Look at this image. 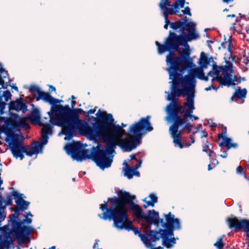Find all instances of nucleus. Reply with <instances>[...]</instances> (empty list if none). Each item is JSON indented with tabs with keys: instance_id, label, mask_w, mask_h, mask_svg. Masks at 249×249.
I'll return each mask as SVG.
<instances>
[{
	"instance_id": "20",
	"label": "nucleus",
	"mask_w": 249,
	"mask_h": 249,
	"mask_svg": "<svg viewBox=\"0 0 249 249\" xmlns=\"http://www.w3.org/2000/svg\"><path fill=\"white\" fill-rule=\"evenodd\" d=\"M13 195L16 196V202L22 210L27 209L29 203L23 200L20 196H19L17 192H14Z\"/></svg>"
},
{
	"instance_id": "27",
	"label": "nucleus",
	"mask_w": 249,
	"mask_h": 249,
	"mask_svg": "<svg viewBox=\"0 0 249 249\" xmlns=\"http://www.w3.org/2000/svg\"><path fill=\"white\" fill-rule=\"evenodd\" d=\"M0 85H3L4 83L3 79L6 78L8 76L7 71L3 69L0 64Z\"/></svg>"
},
{
	"instance_id": "55",
	"label": "nucleus",
	"mask_w": 249,
	"mask_h": 249,
	"mask_svg": "<svg viewBox=\"0 0 249 249\" xmlns=\"http://www.w3.org/2000/svg\"><path fill=\"white\" fill-rule=\"evenodd\" d=\"M52 91H55V88L53 86H51Z\"/></svg>"
},
{
	"instance_id": "35",
	"label": "nucleus",
	"mask_w": 249,
	"mask_h": 249,
	"mask_svg": "<svg viewBox=\"0 0 249 249\" xmlns=\"http://www.w3.org/2000/svg\"><path fill=\"white\" fill-rule=\"evenodd\" d=\"M246 169L243 168L241 166H238L236 168L237 173L240 175H244L245 174H246Z\"/></svg>"
},
{
	"instance_id": "26",
	"label": "nucleus",
	"mask_w": 249,
	"mask_h": 249,
	"mask_svg": "<svg viewBox=\"0 0 249 249\" xmlns=\"http://www.w3.org/2000/svg\"><path fill=\"white\" fill-rule=\"evenodd\" d=\"M184 23L183 22L181 21H177L175 22H172L170 23V27L173 29L174 30H177L179 29L181 31L182 33H183L184 30H186V28H185L184 27Z\"/></svg>"
},
{
	"instance_id": "56",
	"label": "nucleus",
	"mask_w": 249,
	"mask_h": 249,
	"mask_svg": "<svg viewBox=\"0 0 249 249\" xmlns=\"http://www.w3.org/2000/svg\"><path fill=\"white\" fill-rule=\"evenodd\" d=\"M227 17H235V15H228Z\"/></svg>"
},
{
	"instance_id": "33",
	"label": "nucleus",
	"mask_w": 249,
	"mask_h": 249,
	"mask_svg": "<svg viewBox=\"0 0 249 249\" xmlns=\"http://www.w3.org/2000/svg\"><path fill=\"white\" fill-rule=\"evenodd\" d=\"M218 164V161L214 159L213 160V161L211 160V163L208 165V170H211L213 169L216 164Z\"/></svg>"
},
{
	"instance_id": "18",
	"label": "nucleus",
	"mask_w": 249,
	"mask_h": 249,
	"mask_svg": "<svg viewBox=\"0 0 249 249\" xmlns=\"http://www.w3.org/2000/svg\"><path fill=\"white\" fill-rule=\"evenodd\" d=\"M247 94V90L246 89H241V87H238L231 96V100L234 101H237L238 99L243 101L246 98Z\"/></svg>"
},
{
	"instance_id": "22",
	"label": "nucleus",
	"mask_w": 249,
	"mask_h": 249,
	"mask_svg": "<svg viewBox=\"0 0 249 249\" xmlns=\"http://www.w3.org/2000/svg\"><path fill=\"white\" fill-rule=\"evenodd\" d=\"M220 146H225L226 148L229 150L231 148H236L237 144L232 142V140L229 138H223L222 142L220 144Z\"/></svg>"
},
{
	"instance_id": "1",
	"label": "nucleus",
	"mask_w": 249,
	"mask_h": 249,
	"mask_svg": "<svg viewBox=\"0 0 249 249\" xmlns=\"http://www.w3.org/2000/svg\"><path fill=\"white\" fill-rule=\"evenodd\" d=\"M150 119V116H147L131 125L129 132L132 135H129L125 139H122L125 130L119 125L113 126L111 134L106 137L107 147L105 149L98 148L91 152L89 149H84L83 144L80 142H77L68 145L66 150L71 154L72 158L77 161L91 159L100 168H108L113 160L111 153L117 145L124 151H131L141 144L142 132H150L153 129Z\"/></svg>"
},
{
	"instance_id": "2",
	"label": "nucleus",
	"mask_w": 249,
	"mask_h": 249,
	"mask_svg": "<svg viewBox=\"0 0 249 249\" xmlns=\"http://www.w3.org/2000/svg\"><path fill=\"white\" fill-rule=\"evenodd\" d=\"M118 197L108 198V201L110 203L109 206H107V201L100 205V209L104 213L98 216L104 220L112 219L117 228L130 231L132 229V221L128 219L127 205L130 206L133 216L137 220L144 219V213L141 207L134 203L135 196L122 191L118 192Z\"/></svg>"
},
{
	"instance_id": "40",
	"label": "nucleus",
	"mask_w": 249,
	"mask_h": 249,
	"mask_svg": "<svg viewBox=\"0 0 249 249\" xmlns=\"http://www.w3.org/2000/svg\"><path fill=\"white\" fill-rule=\"evenodd\" d=\"M180 138H181V136L180 137ZM190 138L192 140V142L191 143L187 142H186V141H185L184 139L182 140L181 138H180L181 141L182 142H183L184 143V144H185V143H189V144H190V145L189 146H190L191 145V143H194L195 142L194 136L193 135H190Z\"/></svg>"
},
{
	"instance_id": "38",
	"label": "nucleus",
	"mask_w": 249,
	"mask_h": 249,
	"mask_svg": "<svg viewBox=\"0 0 249 249\" xmlns=\"http://www.w3.org/2000/svg\"><path fill=\"white\" fill-rule=\"evenodd\" d=\"M143 201L146 203V204L143 206L144 208H147L148 206L153 207L154 206L153 202L151 201H146L145 199H144Z\"/></svg>"
},
{
	"instance_id": "30",
	"label": "nucleus",
	"mask_w": 249,
	"mask_h": 249,
	"mask_svg": "<svg viewBox=\"0 0 249 249\" xmlns=\"http://www.w3.org/2000/svg\"><path fill=\"white\" fill-rule=\"evenodd\" d=\"M218 249H222L224 247V243L222 238H220L214 244Z\"/></svg>"
},
{
	"instance_id": "15",
	"label": "nucleus",
	"mask_w": 249,
	"mask_h": 249,
	"mask_svg": "<svg viewBox=\"0 0 249 249\" xmlns=\"http://www.w3.org/2000/svg\"><path fill=\"white\" fill-rule=\"evenodd\" d=\"M234 30L239 34L240 38L244 39L246 37L245 31L247 34L249 33V26L245 21L239 20L237 23L233 24Z\"/></svg>"
},
{
	"instance_id": "24",
	"label": "nucleus",
	"mask_w": 249,
	"mask_h": 249,
	"mask_svg": "<svg viewBox=\"0 0 249 249\" xmlns=\"http://www.w3.org/2000/svg\"><path fill=\"white\" fill-rule=\"evenodd\" d=\"M185 0H177L175 1L173 4H170L171 7L170 9H174L175 11V13H177L179 12L180 8H183L185 4Z\"/></svg>"
},
{
	"instance_id": "31",
	"label": "nucleus",
	"mask_w": 249,
	"mask_h": 249,
	"mask_svg": "<svg viewBox=\"0 0 249 249\" xmlns=\"http://www.w3.org/2000/svg\"><path fill=\"white\" fill-rule=\"evenodd\" d=\"M227 133V128L226 127H222V132L218 134L217 136L219 139H222L223 138H227L225 135Z\"/></svg>"
},
{
	"instance_id": "13",
	"label": "nucleus",
	"mask_w": 249,
	"mask_h": 249,
	"mask_svg": "<svg viewBox=\"0 0 249 249\" xmlns=\"http://www.w3.org/2000/svg\"><path fill=\"white\" fill-rule=\"evenodd\" d=\"M226 222L230 229H233L235 232H245L247 237L249 238V219H239L237 217H228Z\"/></svg>"
},
{
	"instance_id": "9",
	"label": "nucleus",
	"mask_w": 249,
	"mask_h": 249,
	"mask_svg": "<svg viewBox=\"0 0 249 249\" xmlns=\"http://www.w3.org/2000/svg\"><path fill=\"white\" fill-rule=\"evenodd\" d=\"M183 46L185 47L184 48L181 49L179 47L178 50L176 51L181 55L180 56H176L173 52H169L166 56V62L170 66L168 69L169 72H178L179 71L181 72L187 69L192 67L193 62L191 59L190 58L189 46Z\"/></svg>"
},
{
	"instance_id": "58",
	"label": "nucleus",
	"mask_w": 249,
	"mask_h": 249,
	"mask_svg": "<svg viewBox=\"0 0 249 249\" xmlns=\"http://www.w3.org/2000/svg\"><path fill=\"white\" fill-rule=\"evenodd\" d=\"M55 249V247L54 246H52L49 249Z\"/></svg>"
},
{
	"instance_id": "19",
	"label": "nucleus",
	"mask_w": 249,
	"mask_h": 249,
	"mask_svg": "<svg viewBox=\"0 0 249 249\" xmlns=\"http://www.w3.org/2000/svg\"><path fill=\"white\" fill-rule=\"evenodd\" d=\"M142 161L140 160V162L135 165V168L130 167L127 163V162H124V164L125 165L126 168L124 170V175L126 176L128 178H131L134 175V173L135 170L138 169L141 166Z\"/></svg>"
},
{
	"instance_id": "61",
	"label": "nucleus",
	"mask_w": 249,
	"mask_h": 249,
	"mask_svg": "<svg viewBox=\"0 0 249 249\" xmlns=\"http://www.w3.org/2000/svg\"><path fill=\"white\" fill-rule=\"evenodd\" d=\"M224 11H228V9H225Z\"/></svg>"
},
{
	"instance_id": "59",
	"label": "nucleus",
	"mask_w": 249,
	"mask_h": 249,
	"mask_svg": "<svg viewBox=\"0 0 249 249\" xmlns=\"http://www.w3.org/2000/svg\"><path fill=\"white\" fill-rule=\"evenodd\" d=\"M210 89H211V87L207 88H206V89H206V90H210Z\"/></svg>"
},
{
	"instance_id": "10",
	"label": "nucleus",
	"mask_w": 249,
	"mask_h": 249,
	"mask_svg": "<svg viewBox=\"0 0 249 249\" xmlns=\"http://www.w3.org/2000/svg\"><path fill=\"white\" fill-rule=\"evenodd\" d=\"M31 90L36 91L37 93V96L36 97L37 101L40 99L49 103L52 106L51 107V112L49 113L50 116V123L54 125L60 126L61 125L57 124L59 119L63 116L62 110L66 109V108L71 109L68 105L63 106L61 105H56L59 102V100L53 98L50 93L41 91L39 88L36 86H33L30 89Z\"/></svg>"
},
{
	"instance_id": "43",
	"label": "nucleus",
	"mask_w": 249,
	"mask_h": 249,
	"mask_svg": "<svg viewBox=\"0 0 249 249\" xmlns=\"http://www.w3.org/2000/svg\"><path fill=\"white\" fill-rule=\"evenodd\" d=\"M208 136L207 132L205 131H202V135L201 136V138H202L203 137H206Z\"/></svg>"
},
{
	"instance_id": "3",
	"label": "nucleus",
	"mask_w": 249,
	"mask_h": 249,
	"mask_svg": "<svg viewBox=\"0 0 249 249\" xmlns=\"http://www.w3.org/2000/svg\"><path fill=\"white\" fill-rule=\"evenodd\" d=\"M63 116L59 119L57 124L61 125L63 133L69 137L73 136L74 132L78 130L82 135L91 140L104 138L111 134L112 127L119 125L113 124L114 119L111 114H106L103 116V120L107 122L106 125L98 124L96 129L89 126L82 120L79 119L78 112L75 110L66 108L62 110Z\"/></svg>"
},
{
	"instance_id": "50",
	"label": "nucleus",
	"mask_w": 249,
	"mask_h": 249,
	"mask_svg": "<svg viewBox=\"0 0 249 249\" xmlns=\"http://www.w3.org/2000/svg\"><path fill=\"white\" fill-rule=\"evenodd\" d=\"M98 247V244L97 242H96L94 244L93 248L95 249V248H97Z\"/></svg>"
},
{
	"instance_id": "28",
	"label": "nucleus",
	"mask_w": 249,
	"mask_h": 249,
	"mask_svg": "<svg viewBox=\"0 0 249 249\" xmlns=\"http://www.w3.org/2000/svg\"><path fill=\"white\" fill-rule=\"evenodd\" d=\"M52 133V128L49 124L43 125V128L41 131V134H51Z\"/></svg>"
},
{
	"instance_id": "29",
	"label": "nucleus",
	"mask_w": 249,
	"mask_h": 249,
	"mask_svg": "<svg viewBox=\"0 0 249 249\" xmlns=\"http://www.w3.org/2000/svg\"><path fill=\"white\" fill-rule=\"evenodd\" d=\"M205 147H204L203 149V151L208 153V150H209L208 152V155L211 158L213 157V155L214 154V152L213 150L211 149L209 147L208 142L207 141L205 143Z\"/></svg>"
},
{
	"instance_id": "17",
	"label": "nucleus",
	"mask_w": 249,
	"mask_h": 249,
	"mask_svg": "<svg viewBox=\"0 0 249 249\" xmlns=\"http://www.w3.org/2000/svg\"><path fill=\"white\" fill-rule=\"evenodd\" d=\"M143 220L147 222L158 225L160 223L159 213L154 210H150L148 212V215L144 216ZM160 222L162 223L163 219H161Z\"/></svg>"
},
{
	"instance_id": "11",
	"label": "nucleus",
	"mask_w": 249,
	"mask_h": 249,
	"mask_svg": "<svg viewBox=\"0 0 249 249\" xmlns=\"http://www.w3.org/2000/svg\"><path fill=\"white\" fill-rule=\"evenodd\" d=\"M169 78L172 80V90L169 94L167 99L169 101H173L178 99V97L186 96L187 91H191L190 85L187 81L182 80L179 78L178 72L176 71H170Z\"/></svg>"
},
{
	"instance_id": "5",
	"label": "nucleus",
	"mask_w": 249,
	"mask_h": 249,
	"mask_svg": "<svg viewBox=\"0 0 249 249\" xmlns=\"http://www.w3.org/2000/svg\"><path fill=\"white\" fill-rule=\"evenodd\" d=\"M186 31L188 34L177 35L175 33L169 32L168 36L165 39L164 44L156 41L155 44L158 48V52L161 54L166 51L172 52L178 50L181 45L188 46V42L196 39L199 37L198 34L196 31V25L191 22L185 24Z\"/></svg>"
},
{
	"instance_id": "54",
	"label": "nucleus",
	"mask_w": 249,
	"mask_h": 249,
	"mask_svg": "<svg viewBox=\"0 0 249 249\" xmlns=\"http://www.w3.org/2000/svg\"><path fill=\"white\" fill-rule=\"evenodd\" d=\"M33 117L36 120H38L39 119V117L37 116H33Z\"/></svg>"
},
{
	"instance_id": "60",
	"label": "nucleus",
	"mask_w": 249,
	"mask_h": 249,
	"mask_svg": "<svg viewBox=\"0 0 249 249\" xmlns=\"http://www.w3.org/2000/svg\"><path fill=\"white\" fill-rule=\"evenodd\" d=\"M216 126V124H213V125H212V127H215Z\"/></svg>"
},
{
	"instance_id": "53",
	"label": "nucleus",
	"mask_w": 249,
	"mask_h": 249,
	"mask_svg": "<svg viewBox=\"0 0 249 249\" xmlns=\"http://www.w3.org/2000/svg\"><path fill=\"white\" fill-rule=\"evenodd\" d=\"M119 126H120V127H121L123 130H124V129H123V127H125V126H126V124H122V126H120V125H119Z\"/></svg>"
},
{
	"instance_id": "48",
	"label": "nucleus",
	"mask_w": 249,
	"mask_h": 249,
	"mask_svg": "<svg viewBox=\"0 0 249 249\" xmlns=\"http://www.w3.org/2000/svg\"><path fill=\"white\" fill-rule=\"evenodd\" d=\"M26 222L27 224H30L32 222V219L30 218H26Z\"/></svg>"
},
{
	"instance_id": "12",
	"label": "nucleus",
	"mask_w": 249,
	"mask_h": 249,
	"mask_svg": "<svg viewBox=\"0 0 249 249\" xmlns=\"http://www.w3.org/2000/svg\"><path fill=\"white\" fill-rule=\"evenodd\" d=\"M172 101V103H170L167 107L168 118L172 123V124L169 128V132L173 139V141L178 142V136L176 135L177 123L179 119V114L181 113L183 107L178 103V98Z\"/></svg>"
},
{
	"instance_id": "16",
	"label": "nucleus",
	"mask_w": 249,
	"mask_h": 249,
	"mask_svg": "<svg viewBox=\"0 0 249 249\" xmlns=\"http://www.w3.org/2000/svg\"><path fill=\"white\" fill-rule=\"evenodd\" d=\"M170 4H168L165 2L160 1L159 4V7L162 12L163 15L165 19V22L167 24H170V21L168 19L169 15L176 14L174 9H170L167 6H170Z\"/></svg>"
},
{
	"instance_id": "36",
	"label": "nucleus",
	"mask_w": 249,
	"mask_h": 249,
	"mask_svg": "<svg viewBox=\"0 0 249 249\" xmlns=\"http://www.w3.org/2000/svg\"><path fill=\"white\" fill-rule=\"evenodd\" d=\"M41 138H42V143L43 144H47V143L48 142V140L49 138L48 135L41 134Z\"/></svg>"
},
{
	"instance_id": "57",
	"label": "nucleus",
	"mask_w": 249,
	"mask_h": 249,
	"mask_svg": "<svg viewBox=\"0 0 249 249\" xmlns=\"http://www.w3.org/2000/svg\"><path fill=\"white\" fill-rule=\"evenodd\" d=\"M162 249V247H158V248H153V249Z\"/></svg>"
},
{
	"instance_id": "8",
	"label": "nucleus",
	"mask_w": 249,
	"mask_h": 249,
	"mask_svg": "<svg viewBox=\"0 0 249 249\" xmlns=\"http://www.w3.org/2000/svg\"><path fill=\"white\" fill-rule=\"evenodd\" d=\"M174 214L171 212H169L167 214L165 215V218L166 223L163 225V227H165L166 230L160 229L159 231H150L148 233V236L150 237V241L153 242L159 240L160 236L162 238L163 245L166 247L169 248L171 247V243L174 242V238L172 239H169V236H173V231L175 229L180 230V224L179 219L175 218Z\"/></svg>"
},
{
	"instance_id": "46",
	"label": "nucleus",
	"mask_w": 249,
	"mask_h": 249,
	"mask_svg": "<svg viewBox=\"0 0 249 249\" xmlns=\"http://www.w3.org/2000/svg\"><path fill=\"white\" fill-rule=\"evenodd\" d=\"M220 156L222 157V158H226L227 156V153L226 151L224 152L223 154L221 155Z\"/></svg>"
},
{
	"instance_id": "14",
	"label": "nucleus",
	"mask_w": 249,
	"mask_h": 249,
	"mask_svg": "<svg viewBox=\"0 0 249 249\" xmlns=\"http://www.w3.org/2000/svg\"><path fill=\"white\" fill-rule=\"evenodd\" d=\"M29 232V228L19 227L13 228L9 232L4 233V238L9 242H12L17 239H21L24 236V232Z\"/></svg>"
},
{
	"instance_id": "39",
	"label": "nucleus",
	"mask_w": 249,
	"mask_h": 249,
	"mask_svg": "<svg viewBox=\"0 0 249 249\" xmlns=\"http://www.w3.org/2000/svg\"><path fill=\"white\" fill-rule=\"evenodd\" d=\"M3 95L6 100L10 98L11 97V94L9 90H6L4 91Z\"/></svg>"
},
{
	"instance_id": "7",
	"label": "nucleus",
	"mask_w": 249,
	"mask_h": 249,
	"mask_svg": "<svg viewBox=\"0 0 249 249\" xmlns=\"http://www.w3.org/2000/svg\"><path fill=\"white\" fill-rule=\"evenodd\" d=\"M5 133L6 142L8 143L13 156L16 158H19L21 160L24 158L23 153H25L27 155L32 156L38 153L41 147V144L38 142H36L34 146L24 145L23 136L16 133V131L11 128H7Z\"/></svg>"
},
{
	"instance_id": "32",
	"label": "nucleus",
	"mask_w": 249,
	"mask_h": 249,
	"mask_svg": "<svg viewBox=\"0 0 249 249\" xmlns=\"http://www.w3.org/2000/svg\"><path fill=\"white\" fill-rule=\"evenodd\" d=\"M140 237H141L142 240L146 244H150V241L148 239L147 235L146 234H142L140 233Z\"/></svg>"
},
{
	"instance_id": "52",
	"label": "nucleus",
	"mask_w": 249,
	"mask_h": 249,
	"mask_svg": "<svg viewBox=\"0 0 249 249\" xmlns=\"http://www.w3.org/2000/svg\"><path fill=\"white\" fill-rule=\"evenodd\" d=\"M194 118L195 120H197L198 119V117H196V116H192L191 118H190L191 119L192 118Z\"/></svg>"
},
{
	"instance_id": "37",
	"label": "nucleus",
	"mask_w": 249,
	"mask_h": 249,
	"mask_svg": "<svg viewBox=\"0 0 249 249\" xmlns=\"http://www.w3.org/2000/svg\"><path fill=\"white\" fill-rule=\"evenodd\" d=\"M149 197L151 198V201L153 202V204L156 203L158 202V197L154 194H150Z\"/></svg>"
},
{
	"instance_id": "42",
	"label": "nucleus",
	"mask_w": 249,
	"mask_h": 249,
	"mask_svg": "<svg viewBox=\"0 0 249 249\" xmlns=\"http://www.w3.org/2000/svg\"><path fill=\"white\" fill-rule=\"evenodd\" d=\"M138 154H139V153L136 154V155H131L130 156V159H131V160H136L138 162V163H139L140 162V160H141V161H142V160H138V159L136 158V156L137 155H138Z\"/></svg>"
},
{
	"instance_id": "49",
	"label": "nucleus",
	"mask_w": 249,
	"mask_h": 249,
	"mask_svg": "<svg viewBox=\"0 0 249 249\" xmlns=\"http://www.w3.org/2000/svg\"><path fill=\"white\" fill-rule=\"evenodd\" d=\"M224 2L229 3L230 2L233 1V0H222Z\"/></svg>"
},
{
	"instance_id": "21",
	"label": "nucleus",
	"mask_w": 249,
	"mask_h": 249,
	"mask_svg": "<svg viewBox=\"0 0 249 249\" xmlns=\"http://www.w3.org/2000/svg\"><path fill=\"white\" fill-rule=\"evenodd\" d=\"M10 107L11 109L19 111L25 109L26 107L22 100H18L13 102L10 104Z\"/></svg>"
},
{
	"instance_id": "45",
	"label": "nucleus",
	"mask_w": 249,
	"mask_h": 249,
	"mask_svg": "<svg viewBox=\"0 0 249 249\" xmlns=\"http://www.w3.org/2000/svg\"><path fill=\"white\" fill-rule=\"evenodd\" d=\"M161 1L167 3L168 4H170L171 3L170 0H161Z\"/></svg>"
},
{
	"instance_id": "51",
	"label": "nucleus",
	"mask_w": 249,
	"mask_h": 249,
	"mask_svg": "<svg viewBox=\"0 0 249 249\" xmlns=\"http://www.w3.org/2000/svg\"><path fill=\"white\" fill-rule=\"evenodd\" d=\"M169 24H167V23H165V24L164 25V28L165 29H168V25Z\"/></svg>"
},
{
	"instance_id": "41",
	"label": "nucleus",
	"mask_w": 249,
	"mask_h": 249,
	"mask_svg": "<svg viewBox=\"0 0 249 249\" xmlns=\"http://www.w3.org/2000/svg\"><path fill=\"white\" fill-rule=\"evenodd\" d=\"M183 15H191L190 9L187 6L185 8L184 10H182Z\"/></svg>"
},
{
	"instance_id": "44",
	"label": "nucleus",
	"mask_w": 249,
	"mask_h": 249,
	"mask_svg": "<svg viewBox=\"0 0 249 249\" xmlns=\"http://www.w3.org/2000/svg\"><path fill=\"white\" fill-rule=\"evenodd\" d=\"M132 230H133L135 232V233L136 234L137 233H139V234L141 233H140V231H139L138 229V228H133L132 227ZM131 230V229L130 230Z\"/></svg>"
},
{
	"instance_id": "4",
	"label": "nucleus",
	"mask_w": 249,
	"mask_h": 249,
	"mask_svg": "<svg viewBox=\"0 0 249 249\" xmlns=\"http://www.w3.org/2000/svg\"><path fill=\"white\" fill-rule=\"evenodd\" d=\"M201 67H196L191 70L189 74L183 76L181 73L178 72L179 78L183 81H187L190 87L195 90L196 80L195 77L199 79L208 81L209 77H211L212 82H218L221 85L230 87L235 86V77H233L232 73L234 70L232 63L229 61H226L224 66L213 65V70L210 71L207 76L205 75L203 69Z\"/></svg>"
},
{
	"instance_id": "23",
	"label": "nucleus",
	"mask_w": 249,
	"mask_h": 249,
	"mask_svg": "<svg viewBox=\"0 0 249 249\" xmlns=\"http://www.w3.org/2000/svg\"><path fill=\"white\" fill-rule=\"evenodd\" d=\"M221 47L224 49H227L230 53H231L234 50L233 41L231 37H230L227 41L223 42L221 43Z\"/></svg>"
},
{
	"instance_id": "34",
	"label": "nucleus",
	"mask_w": 249,
	"mask_h": 249,
	"mask_svg": "<svg viewBox=\"0 0 249 249\" xmlns=\"http://www.w3.org/2000/svg\"><path fill=\"white\" fill-rule=\"evenodd\" d=\"M5 216H3V214L0 213V219H4ZM4 247V242L2 239V237L0 235V249H3Z\"/></svg>"
},
{
	"instance_id": "6",
	"label": "nucleus",
	"mask_w": 249,
	"mask_h": 249,
	"mask_svg": "<svg viewBox=\"0 0 249 249\" xmlns=\"http://www.w3.org/2000/svg\"><path fill=\"white\" fill-rule=\"evenodd\" d=\"M191 91H187L186 93V102L183 103L182 106L183 108L181 110V113L179 114H182V115H179V119H178L177 123V133L178 136V142L173 141L174 145L176 147H178L180 148H183V147H188L190 145L189 143H185L184 144L181 142L180 137L182 135V132L184 130H188L191 131L192 129V125L188 122V118H191L192 116V113L193 110L195 109L194 107V98L195 94V90L191 87Z\"/></svg>"
},
{
	"instance_id": "47",
	"label": "nucleus",
	"mask_w": 249,
	"mask_h": 249,
	"mask_svg": "<svg viewBox=\"0 0 249 249\" xmlns=\"http://www.w3.org/2000/svg\"><path fill=\"white\" fill-rule=\"evenodd\" d=\"M95 111V109H90V110H89V111H88V113H89V114H92L94 113Z\"/></svg>"
},
{
	"instance_id": "25",
	"label": "nucleus",
	"mask_w": 249,
	"mask_h": 249,
	"mask_svg": "<svg viewBox=\"0 0 249 249\" xmlns=\"http://www.w3.org/2000/svg\"><path fill=\"white\" fill-rule=\"evenodd\" d=\"M210 63L207 55L203 52L201 53L199 58V66L202 68H206Z\"/></svg>"
}]
</instances>
